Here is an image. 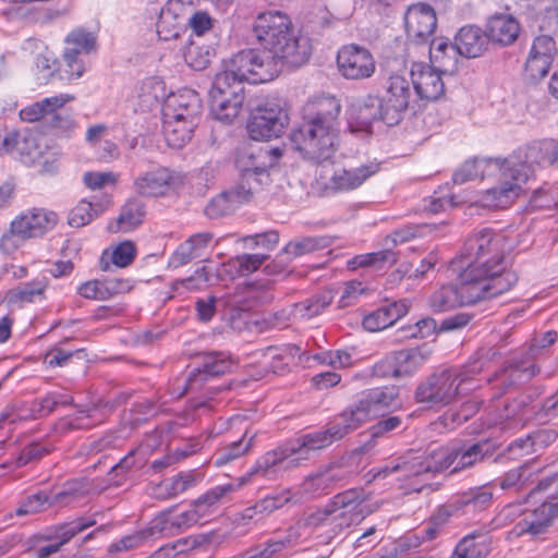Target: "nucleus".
<instances>
[{"label": "nucleus", "mask_w": 558, "mask_h": 558, "mask_svg": "<svg viewBox=\"0 0 558 558\" xmlns=\"http://www.w3.org/2000/svg\"><path fill=\"white\" fill-rule=\"evenodd\" d=\"M507 247V239L489 228L474 231L463 247L464 276L487 287L488 293L495 298L508 292L518 282V275L506 267Z\"/></svg>", "instance_id": "1"}, {"label": "nucleus", "mask_w": 558, "mask_h": 558, "mask_svg": "<svg viewBox=\"0 0 558 558\" xmlns=\"http://www.w3.org/2000/svg\"><path fill=\"white\" fill-rule=\"evenodd\" d=\"M340 112L336 96L320 95L306 104L303 123L290 134L292 146L304 159L320 163L332 158L339 146Z\"/></svg>", "instance_id": "2"}, {"label": "nucleus", "mask_w": 558, "mask_h": 558, "mask_svg": "<svg viewBox=\"0 0 558 558\" xmlns=\"http://www.w3.org/2000/svg\"><path fill=\"white\" fill-rule=\"evenodd\" d=\"M505 178L502 185L486 190L480 202L484 207L505 208L523 192V184L534 175V167L558 166V141L544 138L517 148L504 158Z\"/></svg>", "instance_id": "3"}, {"label": "nucleus", "mask_w": 558, "mask_h": 558, "mask_svg": "<svg viewBox=\"0 0 558 558\" xmlns=\"http://www.w3.org/2000/svg\"><path fill=\"white\" fill-rule=\"evenodd\" d=\"M253 33L262 48L282 65L301 66L310 59V39L294 34L290 17L281 11L259 13Z\"/></svg>", "instance_id": "4"}, {"label": "nucleus", "mask_w": 558, "mask_h": 558, "mask_svg": "<svg viewBox=\"0 0 558 558\" xmlns=\"http://www.w3.org/2000/svg\"><path fill=\"white\" fill-rule=\"evenodd\" d=\"M484 368L485 361L481 356L462 366L434 372L417 385L415 400L428 408H442L453 403L474 388L473 380Z\"/></svg>", "instance_id": "5"}, {"label": "nucleus", "mask_w": 558, "mask_h": 558, "mask_svg": "<svg viewBox=\"0 0 558 558\" xmlns=\"http://www.w3.org/2000/svg\"><path fill=\"white\" fill-rule=\"evenodd\" d=\"M557 339L556 331H547L539 338L533 339L526 350L512 356L506 365L487 380L497 390L495 397H500L511 388L526 384L539 373L537 359L544 350Z\"/></svg>", "instance_id": "6"}, {"label": "nucleus", "mask_w": 558, "mask_h": 558, "mask_svg": "<svg viewBox=\"0 0 558 558\" xmlns=\"http://www.w3.org/2000/svg\"><path fill=\"white\" fill-rule=\"evenodd\" d=\"M75 99L71 94H59L35 101L20 111V118L27 123L39 122L46 132L58 137H70L77 128L73 111L65 108Z\"/></svg>", "instance_id": "7"}, {"label": "nucleus", "mask_w": 558, "mask_h": 558, "mask_svg": "<svg viewBox=\"0 0 558 558\" xmlns=\"http://www.w3.org/2000/svg\"><path fill=\"white\" fill-rule=\"evenodd\" d=\"M439 463L436 459V448L424 452L410 451L392 459L384 466L375 470L373 478H386L396 475L401 482H407L414 492H421L429 475L439 473Z\"/></svg>", "instance_id": "8"}, {"label": "nucleus", "mask_w": 558, "mask_h": 558, "mask_svg": "<svg viewBox=\"0 0 558 558\" xmlns=\"http://www.w3.org/2000/svg\"><path fill=\"white\" fill-rule=\"evenodd\" d=\"M283 65L271 52L262 49H244L233 54L221 71L233 81L243 85L244 81L252 84L266 83L281 72Z\"/></svg>", "instance_id": "9"}, {"label": "nucleus", "mask_w": 558, "mask_h": 558, "mask_svg": "<svg viewBox=\"0 0 558 558\" xmlns=\"http://www.w3.org/2000/svg\"><path fill=\"white\" fill-rule=\"evenodd\" d=\"M58 223V216L51 210L33 208L13 219L10 228L0 239V250L11 254L29 239L44 235Z\"/></svg>", "instance_id": "10"}, {"label": "nucleus", "mask_w": 558, "mask_h": 558, "mask_svg": "<svg viewBox=\"0 0 558 558\" xmlns=\"http://www.w3.org/2000/svg\"><path fill=\"white\" fill-rule=\"evenodd\" d=\"M245 99L244 87L227 74H216L209 90L210 112L222 123H231L240 113Z\"/></svg>", "instance_id": "11"}, {"label": "nucleus", "mask_w": 558, "mask_h": 558, "mask_svg": "<svg viewBox=\"0 0 558 558\" xmlns=\"http://www.w3.org/2000/svg\"><path fill=\"white\" fill-rule=\"evenodd\" d=\"M492 298L495 296L488 293L487 287L466 278L464 271H461L459 286H444L435 291L429 299V306L433 312L441 313Z\"/></svg>", "instance_id": "12"}, {"label": "nucleus", "mask_w": 558, "mask_h": 558, "mask_svg": "<svg viewBox=\"0 0 558 558\" xmlns=\"http://www.w3.org/2000/svg\"><path fill=\"white\" fill-rule=\"evenodd\" d=\"M179 185V175L171 169L161 165H150L140 169L133 177V192L146 198L168 196Z\"/></svg>", "instance_id": "13"}, {"label": "nucleus", "mask_w": 558, "mask_h": 558, "mask_svg": "<svg viewBox=\"0 0 558 558\" xmlns=\"http://www.w3.org/2000/svg\"><path fill=\"white\" fill-rule=\"evenodd\" d=\"M556 518H558V496L550 497L533 511L526 512L515 523L510 534L515 537L526 536L531 541H544Z\"/></svg>", "instance_id": "14"}, {"label": "nucleus", "mask_w": 558, "mask_h": 558, "mask_svg": "<svg viewBox=\"0 0 558 558\" xmlns=\"http://www.w3.org/2000/svg\"><path fill=\"white\" fill-rule=\"evenodd\" d=\"M288 113L277 104L258 106L247 122V132L254 141L279 137L288 125Z\"/></svg>", "instance_id": "15"}, {"label": "nucleus", "mask_w": 558, "mask_h": 558, "mask_svg": "<svg viewBox=\"0 0 558 558\" xmlns=\"http://www.w3.org/2000/svg\"><path fill=\"white\" fill-rule=\"evenodd\" d=\"M374 511L367 504L366 496L362 489H348L337 494L331 505L326 509L328 515L339 519V526L348 527L359 524Z\"/></svg>", "instance_id": "16"}, {"label": "nucleus", "mask_w": 558, "mask_h": 558, "mask_svg": "<svg viewBox=\"0 0 558 558\" xmlns=\"http://www.w3.org/2000/svg\"><path fill=\"white\" fill-rule=\"evenodd\" d=\"M299 464L300 458L295 457L293 448L287 440L262 454L243 477H247V482L253 477L271 481L276 480L280 473L293 469Z\"/></svg>", "instance_id": "17"}, {"label": "nucleus", "mask_w": 558, "mask_h": 558, "mask_svg": "<svg viewBox=\"0 0 558 558\" xmlns=\"http://www.w3.org/2000/svg\"><path fill=\"white\" fill-rule=\"evenodd\" d=\"M412 98L409 81L398 74L390 75L383 85L380 100L384 106V122L395 125L400 122Z\"/></svg>", "instance_id": "18"}, {"label": "nucleus", "mask_w": 558, "mask_h": 558, "mask_svg": "<svg viewBox=\"0 0 558 558\" xmlns=\"http://www.w3.org/2000/svg\"><path fill=\"white\" fill-rule=\"evenodd\" d=\"M336 62L340 75L352 81L369 78L376 70L372 52L355 44L342 46L338 50Z\"/></svg>", "instance_id": "19"}, {"label": "nucleus", "mask_w": 558, "mask_h": 558, "mask_svg": "<svg viewBox=\"0 0 558 558\" xmlns=\"http://www.w3.org/2000/svg\"><path fill=\"white\" fill-rule=\"evenodd\" d=\"M484 447L480 442L466 444L462 441L437 447L436 459H438L440 472L452 468L451 473H457L472 468L485 458Z\"/></svg>", "instance_id": "20"}, {"label": "nucleus", "mask_w": 558, "mask_h": 558, "mask_svg": "<svg viewBox=\"0 0 558 558\" xmlns=\"http://www.w3.org/2000/svg\"><path fill=\"white\" fill-rule=\"evenodd\" d=\"M232 365L233 362L228 352L204 353L201 365L189 373L183 389L179 391L175 397L180 398L185 392L202 390L209 378L230 372Z\"/></svg>", "instance_id": "21"}, {"label": "nucleus", "mask_w": 558, "mask_h": 558, "mask_svg": "<svg viewBox=\"0 0 558 558\" xmlns=\"http://www.w3.org/2000/svg\"><path fill=\"white\" fill-rule=\"evenodd\" d=\"M400 407L399 388L397 386H384L365 390L361 393L354 409L363 422L383 416L386 412Z\"/></svg>", "instance_id": "22"}, {"label": "nucleus", "mask_w": 558, "mask_h": 558, "mask_svg": "<svg viewBox=\"0 0 558 558\" xmlns=\"http://www.w3.org/2000/svg\"><path fill=\"white\" fill-rule=\"evenodd\" d=\"M437 26L434 9L426 3L411 5L404 14V27L409 40L427 43Z\"/></svg>", "instance_id": "23"}, {"label": "nucleus", "mask_w": 558, "mask_h": 558, "mask_svg": "<svg viewBox=\"0 0 558 558\" xmlns=\"http://www.w3.org/2000/svg\"><path fill=\"white\" fill-rule=\"evenodd\" d=\"M505 160L504 158H472L464 161L453 173L452 180L456 184H464L469 181L483 180L499 175L498 185H502L505 178Z\"/></svg>", "instance_id": "24"}, {"label": "nucleus", "mask_w": 558, "mask_h": 558, "mask_svg": "<svg viewBox=\"0 0 558 558\" xmlns=\"http://www.w3.org/2000/svg\"><path fill=\"white\" fill-rule=\"evenodd\" d=\"M442 73L429 64L415 62L411 66L413 87L421 99L436 101L445 95Z\"/></svg>", "instance_id": "25"}, {"label": "nucleus", "mask_w": 558, "mask_h": 558, "mask_svg": "<svg viewBox=\"0 0 558 558\" xmlns=\"http://www.w3.org/2000/svg\"><path fill=\"white\" fill-rule=\"evenodd\" d=\"M379 169L377 163H367L354 169H337L324 184L327 194L345 193L361 186Z\"/></svg>", "instance_id": "26"}, {"label": "nucleus", "mask_w": 558, "mask_h": 558, "mask_svg": "<svg viewBox=\"0 0 558 558\" xmlns=\"http://www.w3.org/2000/svg\"><path fill=\"white\" fill-rule=\"evenodd\" d=\"M202 102L192 89L170 94L162 106V117L170 119L199 120Z\"/></svg>", "instance_id": "27"}, {"label": "nucleus", "mask_w": 558, "mask_h": 558, "mask_svg": "<svg viewBox=\"0 0 558 558\" xmlns=\"http://www.w3.org/2000/svg\"><path fill=\"white\" fill-rule=\"evenodd\" d=\"M2 149L28 166L36 165L44 157V150L36 137L29 133H9L2 141Z\"/></svg>", "instance_id": "28"}, {"label": "nucleus", "mask_w": 558, "mask_h": 558, "mask_svg": "<svg viewBox=\"0 0 558 558\" xmlns=\"http://www.w3.org/2000/svg\"><path fill=\"white\" fill-rule=\"evenodd\" d=\"M331 244L332 238L328 235L306 236L300 240L290 241L278 255V257L288 255L290 256L289 259L284 264L274 263L272 265H266L265 271L269 275L279 274L293 258L316 252L318 250L327 248Z\"/></svg>", "instance_id": "29"}, {"label": "nucleus", "mask_w": 558, "mask_h": 558, "mask_svg": "<svg viewBox=\"0 0 558 558\" xmlns=\"http://www.w3.org/2000/svg\"><path fill=\"white\" fill-rule=\"evenodd\" d=\"M432 66L446 75H453L462 58L454 45L446 38H435L429 46Z\"/></svg>", "instance_id": "30"}, {"label": "nucleus", "mask_w": 558, "mask_h": 558, "mask_svg": "<svg viewBox=\"0 0 558 558\" xmlns=\"http://www.w3.org/2000/svg\"><path fill=\"white\" fill-rule=\"evenodd\" d=\"M520 32V23L509 14H496L486 24L488 39L500 46L512 45L518 39Z\"/></svg>", "instance_id": "31"}, {"label": "nucleus", "mask_w": 558, "mask_h": 558, "mask_svg": "<svg viewBox=\"0 0 558 558\" xmlns=\"http://www.w3.org/2000/svg\"><path fill=\"white\" fill-rule=\"evenodd\" d=\"M185 7L181 0H169L161 9L156 27L162 40L177 38L182 28Z\"/></svg>", "instance_id": "32"}, {"label": "nucleus", "mask_w": 558, "mask_h": 558, "mask_svg": "<svg viewBox=\"0 0 558 558\" xmlns=\"http://www.w3.org/2000/svg\"><path fill=\"white\" fill-rule=\"evenodd\" d=\"M408 311L409 302L407 300L381 306L363 318V327L372 332L383 330L402 318Z\"/></svg>", "instance_id": "33"}, {"label": "nucleus", "mask_w": 558, "mask_h": 558, "mask_svg": "<svg viewBox=\"0 0 558 558\" xmlns=\"http://www.w3.org/2000/svg\"><path fill=\"white\" fill-rule=\"evenodd\" d=\"M353 123L361 130H366L376 120L384 121V106L380 97L367 95L355 100L350 108Z\"/></svg>", "instance_id": "34"}, {"label": "nucleus", "mask_w": 558, "mask_h": 558, "mask_svg": "<svg viewBox=\"0 0 558 558\" xmlns=\"http://www.w3.org/2000/svg\"><path fill=\"white\" fill-rule=\"evenodd\" d=\"M488 40L486 31L469 25L459 29L454 37V45L461 58H477L486 50Z\"/></svg>", "instance_id": "35"}, {"label": "nucleus", "mask_w": 558, "mask_h": 558, "mask_svg": "<svg viewBox=\"0 0 558 558\" xmlns=\"http://www.w3.org/2000/svg\"><path fill=\"white\" fill-rule=\"evenodd\" d=\"M236 166L240 169V183L233 187L236 192H246V202L252 195L263 185H267L270 181V175L265 166L246 167L243 157L236 159Z\"/></svg>", "instance_id": "36"}, {"label": "nucleus", "mask_w": 558, "mask_h": 558, "mask_svg": "<svg viewBox=\"0 0 558 558\" xmlns=\"http://www.w3.org/2000/svg\"><path fill=\"white\" fill-rule=\"evenodd\" d=\"M213 240L214 233L211 232H199L191 235L185 242L179 245L173 253L170 263L174 267L187 264L192 259L202 256Z\"/></svg>", "instance_id": "37"}, {"label": "nucleus", "mask_w": 558, "mask_h": 558, "mask_svg": "<svg viewBox=\"0 0 558 558\" xmlns=\"http://www.w3.org/2000/svg\"><path fill=\"white\" fill-rule=\"evenodd\" d=\"M163 530L165 527L162 526V521L154 520L150 522L149 526L141 531H136L132 534L125 535L118 539L117 542L112 543L109 546L108 551L110 554H113L142 547L145 544H147L150 539H154L159 534H161Z\"/></svg>", "instance_id": "38"}, {"label": "nucleus", "mask_w": 558, "mask_h": 558, "mask_svg": "<svg viewBox=\"0 0 558 558\" xmlns=\"http://www.w3.org/2000/svg\"><path fill=\"white\" fill-rule=\"evenodd\" d=\"M163 118V134L168 145L182 148L191 138L199 120Z\"/></svg>", "instance_id": "39"}, {"label": "nucleus", "mask_w": 558, "mask_h": 558, "mask_svg": "<svg viewBox=\"0 0 558 558\" xmlns=\"http://www.w3.org/2000/svg\"><path fill=\"white\" fill-rule=\"evenodd\" d=\"M246 192H236L233 189L222 192L214 197L205 207L204 213L209 219H218L235 210L246 202Z\"/></svg>", "instance_id": "40"}, {"label": "nucleus", "mask_w": 558, "mask_h": 558, "mask_svg": "<svg viewBox=\"0 0 558 558\" xmlns=\"http://www.w3.org/2000/svg\"><path fill=\"white\" fill-rule=\"evenodd\" d=\"M432 353L433 351L425 345L395 351L393 355L400 377L415 373L429 360Z\"/></svg>", "instance_id": "41"}, {"label": "nucleus", "mask_w": 558, "mask_h": 558, "mask_svg": "<svg viewBox=\"0 0 558 558\" xmlns=\"http://www.w3.org/2000/svg\"><path fill=\"white\" fill-rule=\"evenodd\" d=\"M300 354L301 349L298 345L288 344L281 348H267L265 357L269 360L267 366L271 373L283 375L290 371V366L294 364L295 357Z\"/></svg>", "instance_id": "42"}, {"label": "nucleus", "mask_w": 558, "mask_h": 558, "mask_svg": "<svg viewBox=\"0 0 558 558\" xmlns=\"http://www.w3.org/2000/svg\"><path fill=\"white\" fill-rule=\"evenodd\" d=\"M288 441L293 448L295 457L300 458V461L307 459L306 454L310 451L322 450L332 444L326 429L306 433Z\"/></svg>", "instance_id": "43"}, {"label": "nucleus", "mask_w": 558, "mask_h": 558, "mask_svg": "<svg viewBox=\"0 0 558 558\" xmlns=\"http://www.w3.org/2000/svg\"><path fill=\"white\" fill-rule=\"evenodd\" d=\"M247 483V477H239L234 483H227L222 485H217L209 490H207L204 495H202L197 500H195L198 509L203 512L204 515L208 514L214 508H216L220 501L227 497L229 494L240 489Z\"/></svg>", "instance_id": "44"}, {"label": "nucleus", "mask_w": 558, "mask_h": 558, "mask_svg": "<svg viewBox=\"0 0 558 558\" xmlns=\"http://www.w3.org/2000/svg\"><path fill=\"white\" fill-rule=\"evenodd\" d=\"M364 423L353 408L344 410L337 415L327 426L326 432L331 442L342 439L345 435L355 430Z\"/></svg>", "instance_id": "45"}, {"label": "nucleus", "mask_w": 558, "mask_h": 558, "mask_svg": "<svg viewBox=\"0 0 558 558\" xmlns=\"http://www.w3.org/2000/svg\"><path fill=\"white\" fill-rule=\"evenodd\" d=\"M253 441L254 436L247 437V433H244L239 440L232 441L216 450L210 461L215 466L228 464L246 454L252 449Z\"/></svg>", "instance_id": "46"}, {"label": "nucleus", "mask_w": 558, "mask_h": 558, "mask_svg": "<svg viewBox=\"0 0 558 558\" xmlns=\"http://www.w3.org/2000/svg\"><path fill=\"white\" fill-rule=\"evenodd\" d=\"M493 502V492L483 486L464 492L457 497L456 505L465 509L466 512L486 510Z\"/></svg>", "instance_id": "47"}, {"label": "nucleus", "mask_w": 558, "mask_h": 558, "mask_svg": "<svg viewBox=\"0 0 558 558\" xmlns=\"http://www.w3.org/2000/svg\"><path fill=\"white\" fill-rule=\"evenodd\" d=\"M537 471L538 469H535L534 463L522 464L505 473L500 481V487L502 489L521 490L534 483Z\"/></svg>", "instance_id": "48"}, {"label": "nucleus", "mask_w": 558, "mask_h": 558, "mask_svg": "<svg viewBox=\"0 0 558 558\" xmlns=\"http://www.w3.org/2000/svg\"><path fill=\"white\" fill-rule=\"evenodd\" d=\"M57 409L56 401L51 392L39 399H35L28 409V413H10L3 418L9 423H15L17 420H36L46 417Z\"/></svg>", "instance_id": "49"}, {"label": "nucleus", "mask_w": 558, "mask_h": 558, "mask_svg": "<svg viewBox=\"0 0 558 558\" xmlns=\"http://www.w3.org/2000/svg\"><path fill=\"white\" fill-rule=\"evenodd\" d=\"M341 477L342 476L339 474V470L329 469L308 476L303 482L302 489L312 496L327 494L331 489L332 484L336 481L341 480Z\"/></svg>", "instance_id": "50"}, {"label": "nucleus", "mask_w": 558, "mask_h": 558, "mask_svg": "<svg viewBox=\"0 0 558 558\" xmlns=\"http://www.w3.org/2000/svg\"><path fill=\"white\" fill-rule=\"evenodd\" d=\"M144 217V204L135 198L129 199L122 207L117 220L119 225V230L128 232L135 229L143 222Z\"/></svg>", "instance_id": "51"}, {"label": "nucleus", "mask_w": 558, "mask_h": 558, "mask_svg": "<svg viewBox=\"0 0 558 558\" xmlns=\"http://www.w3.org/2000/svg\"><path fill=\"white\" fill-rule=\"evenodd\" d=\"M136 256V247L133 242L124 241L113 247L110 255L105 252L100 258V267L102 270H108L110 265L109 260L117 267L123 268L132 264Z\"/></svg>", "instance_id": "52"}, {"label": "nucleus", "mask_w": 558, "mask_h": 558, "mask_svg": "<svg viewBox=\"0 0 558 558\" xmlns=\"http://www.w3.org/2000/svg\"><path fill=\"white\" fill-rule=\"evenodd\" d=\"M331 296L328 293L314 295L310 299L295 303L292 313L295 317L310 319L320 314L331 303Z\"/></svg>", "instance_id": "53"}, {"label": "nucleus", "mask_w": 558, "mask_h": 558, "mask_svg": "<svg viewBox=\"0 0 558 558\" xmlns=\"http://www.w3.org/2000/svg\"><path fill=\"white\" fill-rule=\"evenodd\" d=\"M396 254L390 250H383L379 252L366 253L354 256L348 262V268L355 270L360 267L375 266L381 268L386 263H395Z\"/></svg>", "instance_id": "54"}, {"label": "nucleus", "mask_w": 558, "mask_h": 558, "mask_svg": "<svg viewBox=\"0 0 558 558\" xmlns=\"http://www.w3.org/2000/svg\"><path fill=\"white\" fill-rule=\"evenodd\" d=\"M47 287L48 281L45 278L35 279L29 282L20 284L15 289L11 290V299L14 302L32 303L37 296L44 295Z\"/></svg>", "instance_id": "55"}, {"label": "nucleus", "mask_w": 558, "mask_h": 558, "mask_svg": "<svg viewBox=\"0 0 558 558\" xmlns=\"http://www.w3.org/2000/svg\"><path fill=\"white\" fill-rule=\"evenodd\" d=\"M201 481V475L194 471L181 472L177 476L171 477L162 483L167 490L168 497H177L196 485Z\"/></svg>", "instance_id": "56"}, {"label": "nucleus", "mask_w": 558, "mask_h": 558, "mask_svg": "<svg viewBox=\"0 0 558 558\" xmlns=\"http://www.w3.org/2000/svg\"><path fill=\"white\" fill-rule=\"evenodd\" d=\"M102 211L100 205H93L90 202L82 199L69 214V225L80 228L88 225L99 213Z\"/></svg>", "instance_id": "57"}, {"label": "nucleus", "mask_w": 558, "mask_h": 558, "mask_svg": "<svg viewBox=\"0 0 558 558\" xmlns=\"http://www.w3.org/2000/svg\"><path fill=\"white\" fill-rule=\"evenodd\" d=\"M65 43L72 45L66 49H77V54L96 50L97 37L92 32H86L82 28L72 31L65 39Z\"/></svg>", "instance_id": "58"}, {"label": "nucleus", "mask_w": 558, "mask_h": 558, "mask_svg": "<svg viewBox=\"0 0 558 558\" xmlns=\"http://www.w3.org/2000/svg\"><path fill=\"white\" fill-rule=\"evenodd\" d=\"M486 546L484 543L476 542L474 535H466L458 545L450 558H484Z\"/></svg>", "instance_id": "59"}, {"label": "nucleus", "mask_w": 558, "mask_h": 558, "mask_svg": "<svg viewBox=\"0 0 558 558\" xmlns=\"http://www.w3.org/2000/svg\"><path fill=\"white\" fill-rule=\"evenodd\" d=\"M531 7L537 17H543L542 27L558 26V0H532Z\"/></svg>", "instance_id": "60"}, {"label": "nucleus", "mask_w": 558, "mask_h": 558, "mask_svg": "<svg viewBox=\"0 0 558 558\" xmlns=\"http://www.w3.org/2000/svg\"><path fill=\"white\" fill-rule=\"evenodd\" d=\"M550 65V61L529 53L524 65L523 76L530 83H536L548 73Z\"/></svg>", "instance_id": "61"}, {"label": "nucleus", "mask_w": 558, "mask_h": 558, "mask_svg": "<svg viewBox=\"0 0 558 558\" xmlns=\"http://www.w3.org/2000/svg\"><path fill=\"white\" fill-rule=\"evenodd\" d=\"M205 517L201 509H198L196 502L194 501L191 508L180 514L172 517L169 520H162V526L166 529L165 524L169 522V524L173 527H177L179 531H184L195 524H197L201 519Z\"/></svg>", "instance_id": "62"}, {"label": "nucleus", "mask_w": 558, "mask_h": 558, "mask_svg": "<svg viewBox=\"0 0 558 558\" xmlns=\"http://www.w3.org/2000/svg\"><path fill=\"white\" fill-rule=\"evenodd\" d=\"M402 424V418L400 416H389L388 418H384L378 421L376 424L369 427L368 434L371 437V440L367 441L364 445V448L366 450L371 449L374 445L377 438H380L385 436L386 434L398 429Z\"/></svg>", "instance_id": "63"}, {"label": "nucleus", "mask_w": 558, "mask_h": 558, "mask_svg": "<svg viewBox=\"0 0 558 558\" xmlns=\"http://www.w3.org/2000/svg\"><path fill=\"white\" fill-rule=\"evenodd\" d=\"M531 203L538 208L558 206V183L535 190L531 197Z\"/></svg>", "instance_id": "64"}]
</instances>
